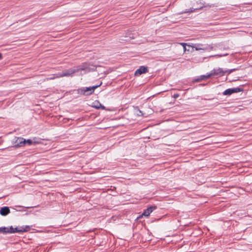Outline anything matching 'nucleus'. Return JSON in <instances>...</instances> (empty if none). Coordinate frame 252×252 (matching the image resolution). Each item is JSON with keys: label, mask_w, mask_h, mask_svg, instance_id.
<instances>
[{"label": "nucleus", "mask_w": 252, "mask_h": 252, "mask_svg": "<svg viewBox=\"0 0 252 252\" xmlns=\"http://www.w3.org/2000/svg\"><path fill=\"white\" fill-rule=\"evenodd\" d=\"M87 69L88 67H77V68H69L68 69L63 70L62 72H60V74L59 75V76H61V77H72L73 76L74 74L76 72L82 70H86Z\"/></svg>", "instance_id": "1"}, {"label": "nucleus", "mask_w": 252, "mask_h": 252, "mask_svg": "<svg viewBox=\"0 0 252 252\" xmlns=\"http://www.w3.org/2000/svg\"><path fill=\"white\" fill-rule=\"evenodd\" d=\"M101 83L99 85L93 86L89 87H82L76 90L77 94L80 95H89L92 94L94 90L101 85Z\"/></svg>", "instance_id": "2"}, {"label": "nucleus", "mask_w": 252, "mask_h": 252, "mask_svg": "<svg viewBox=\"0 0 252 252\" xmlns=\"http://www.w3.org/2000/svg\"><path fill=\"white\" fill-rule=\"evenodd\" d=\"M192 48H194L195 50L207 51L212 50L213 47L209 44H195L190 46Z\"/></svg>", "instance_id": "3"}, {"label": "nucleus", "mask_w": 252, "mask_h": 252, "mask_svg": "<svg viewBox=\"0 0 252 252\" xmlns=\"http://www.w3.org/2000/svg\"><path fill=\"white\" fill-rule=\"evenodd\" d=\"M202 5H203L202 6H201L200 7H199V8H190L189 10H186L185 11L179 12V13H177V14L178 15H181V14H182L183 13H188V12H189V13L194 12L196 11L197 10L202 9L203 7H211L212 6V5L209 4H206L205 2L202 3Z\"/></svg>", "instance_id": "4"}, {"label": "nucleus", "mask_w": 252, "mask_h": 252, "mask_svg": "<svg viewBox=\"0 0 252 252\" xmlns=\"http://www.w3.org/2000/svg\"><path fill=\"white\" fill-rule=\"evenodd\" d=\"M224 75V70L222 68H215L211 71L208 76H218L221 77Z\"/></svg>", "instance_id": "5"}, {"label": "nucleus", "mask_w": 252, "mask_h": 252, "mask_svg": "<svg viewBox=\"0 0 252 252\" xmlns=\"http://www.w3.org/2000/svg\"><path fill=\"white\" fill-rule=\"evenodd\" d=\"M242 91H243V89L239 87L230 88L225 90L223 92L222 94L224 95H230L232 94L241 92Z\"/></svg>", "instance_id": "6"}, {"label": "nucleus", "mask_w": 252, "mask_h": 252, "mask_svg": "<svg viewBox=\"0 0 252 252\" xmlns=\"http://www.w3.org/2000/svg\"><path fill=\"white\" fill-rule=\"evenodd\" d=\"M14 233H21L27 232L30 230V227L29 225L23 226L19 227L14 228Z\"/></svg>", "instance_id": "7"}, {"label": "nucleus", "mask_w": 252, "mask_h": 252, "mask_svg": "<svg viewBox=\"0 0 252 252\" xmlns=\"http://www.w3.org/2000/svg\"><path fill=\"white\" fill-rule=\"evenodd\" d=\"M25 139L22 137H17L14 142V147H20L25 145Z\"/></svg>", "instance_id": "8"}, {"label": "nucleus", "mask_w": 252, "mask_h": 252, "mask_svg": "<svg viewBox=\"0 0 252 252\" xmlns=\"http://www.w3.org/2000/svg\"><path fill=\"white\" fill-rule=\"evenodd\" d=\"M156 208V206H151L147 208L146 209L144 210L143 211V213L141 215V216H140L139 218L141 217L144 216L146 217H148L150 214Z\"/></svg>", "instance_id": "9"}, {"label": "nucleus", "mask_w": 252, "mask_h": 252, "mask_svg": "<svg viewBox=\"0 0 252 252\" xmlns=\"http://www.w3.org/2000/svg\"><path fill=\"white\" fill-rule=\"evenodd\" d=\"M147 72H148L147 67L144 66H141L135 71L134 74L135 76H138L141 75L143 73H146Z\"/></svg>", "instance_id": "10"}, {"label": "nucleus", "mask_w": 252, "mask_h": 252, "mask_svg": "<svg viewBox=\"0 0 252 252\" xmlns=\"http://www.w3.org/2000/svg\"><path fill=\"white\" fill-rule=\"evenodd\" d=\"M10 212V209H9V207H8L5 206V207H1L0 209V214L1 216H5L7 215H8V214H9Z\"/></svg>", "instance_id": "11"}, {"label": "nucleus", "mask_w": 252, "mask_h": 252, "mask_svg": "<svg viewBox=\"0 0 252 252\" xmlns=\"http://www.w3.org/2000/svg\"><path fill=\"white\" fill-rule=\"evenodd\" d=\"M94 105L93 106L94 107L96 108V109H99L102 108V109H104V106L102 105L98 101H96L94 102Z\"/></svg>", "instance_id": "12"}, {"label": "nucleus", "mask_w": 252, "mask_h": 252, "mask_svg": "<svg viewBox=\"0 0 252 252\" xmlns=\"http://www.w3.org/2000/svg\"><path fill=\"white\" fill-rule=\"evenodd\" d=\"M60 74V73H56L51 75V77L48 78L47 80H53L56 78H61V76H59V75Z\"/></svg>", "instance_id": "13"}, {"label": "nucleus", "mask_w": 252, "mask_h": 252, "mask_svg": "<svg viewBox=\"0 0 252 252\" xmlns=\"http://www.w3.org/2000/svg\"><path fill=\"white\" fill-rule=\"evenodd\" d=\"M8 229L6 227H0V233L2 234H7Z\"/></svg>", "instance_id": "14"}, {"label": "nucleus", "mask_w": 252, "mask_h": 252, "mask_svg": "<svg viewBox=\"0 0 252 252\" xmlns=\"http://www.w3.org/2000/svg\"><path fill=\"white\" fill-rule=\"evenodd\" d=\"M33 143H35V142H33L32 140L31 139H28V140H26L25 139V145L26 144H28L29 145H32Z\"/></svg>", "instance_id": "15"}, {"label": "nucleus", "mask_w": 252, "mask_h": 252, "mask_svg": "<svg viewBox=\"0 0 252 252\" xmlns=\"http://www.w3.org/2000/svg\"><path fill=\"white\" fill-rule=\"evenodd\" d=\"M7 233H14V227L12 226L7 227Z\"/></svg>", "instance_id": "16"}, {"label": "nucleus", "mask_w": 252, "mask_h": 252, "mask_svg": "<svg viewBox=\"0 0 252 252\" xmlns=\"http://www.w3.org/2000/svg\"><path fill=\"white\" fill-rule=\"evenodd\" d=\"M210 76H208V75H201L200 78L201 80L206 79L208 78H209Z\"/></svg>", "instance_id": "17"}, {"label": "nucleus", "mask_w": 252, "mask_h": 252, "mask_svg": "<svg viewBox=\"0 0 252 252\" xmlns=\"http://www.w3.org/2000/svg\"><path fill=\"white\" fill-rule=\"evenodd\" d=\"M231 73V69H227V70H224V75L225 74V73H227V74H229Z\"/></svg>", "instance_id": "18"}, {"label": "nucleus", "mask_w": 252, "mask_h": 252, "mask_svg": "<svg viewBox=\"0 0 252 252\" xmlns=\"http://www.w3.org/2000/svg\"><path fill=\"white\" fill-rule=\"evenodd\" d=\"M179 96V94H175L173 95V97L174 98H177Z\"/></svg>", "instance_id": "19"}, {"label": "nucleus", "mask_w": 252, "mask_h": 252, "mask_svg": "<svg viewBox=\"0 0 252 252\" xmlns=\"http://www.w3.org/2000/svg\"><path fill=\"white\" fill-rule=\"evenodd\" d=\"M201 80L200 79V78H197V79H195L194 81V82H200Z\"/></svg>", "instance_id": "20"}, {"label": "nucleus", "mask_w": 252, "mask_h": 252, "mask_svg": "<svg viewBox=\"0 0 252 252\" xmlns=\"http://www.w3.org/2000/svg\"><path fill=\"white\" fill-rule=\"evenodd\" d=\"M181 45H182V46L183 47H185V46H186V45H187V43H180Z\"/></svg>", "instance_id": "21"}, {"label": "nucleus", "mask_w": 252, "mask_h": 252, "mask_svg": "<svg viewBox=\"0 0 252 252\" xmlns=\"http://www.w3.org/2000/svg\"><path fill=\"white\" fill-rule=\"evenodd\" d=\"M238 70V68H233V69H231V72H233V71H235L236 70Z\"/></svg>", "instance_id": "22"}, {"label": "nucleus", "mask_w": 252, "mask_h": 252, "mask_svg": "<svg viewBox=\"0 0 252 252\" xmlns=\"http://www.w3.org/2000/svg\"><path fill=\"white\" fill-rule=\"evenodd\" d=\"M2 59V54L0 53V60Z\"/></svg>", "instance_id": "23"}, {"label": "nucleus", "mask_w": 252, "mask_h": 252, "mask_svg": "<svg viewBox=\"0 0 252 252\" xmlns=\"http://www.w3.org/2000/svg\"><path fill=\"white\" fill-rule=\"evenodd\" d=\"M183 48H184V51H186L187 49H186V46H185V47H183Z\"/></svg>", "instance_id": "24"}]
</instances>
